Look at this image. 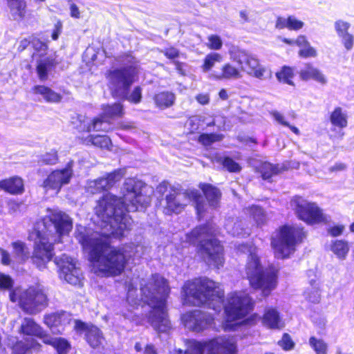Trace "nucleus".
Wrapping results in <instances>:
<instances>
[{
    "label": "nucleus",
    "instance_id": "nucleus-5",
    "mask_svg": "<svg viewBox=\"0 0 354 354\" xmlns=\"http://www.w3.org/2000/svg\"><path fill=\"white\" fill-rule=\"evenodd\" d=\"M184 304L205 305L220 310L223 303L224 292L221 286L207 278H198L185 283L181 291Z\"/></svg>",
    "mask_w": 354,
    "mask_h": 354
},
{
    "label": "nucleus",
    "instance_id": "nucleus-48",
    "mask_svg": "<svg viewBox=\"0 0 354 354\" xmlns=\"http://www.w3.org/2000/svg\"><path fill=\"white\" fill-rule=\"evenodd\" d=\"M223 136L221 134L217 133H203L198 138V141L205 146L210 145L213 142L220 141L223 139Z\"/></svg>",
    "mask_w": 354,
    "mask_h": 354
},
{
    "label": "nucleus",
    "instance_id": "nucleus-9",
    "mask_svg": "<svg viewBox=\"0 0 354 354\" xmlns=\"http://www.w3.org/2000/svg\"><path fill=\"white\" fill-rule=\"evenodd\" d=\"M9 297L12 302L17 303L25 313L30 315L38 314L48 305L47 296L39 285L28 288H16L10 291Z\"/></svg>",
    "mask_w": 354,
    "mask_h": 354
},
{
    "label": "nucleus",
    "instance_id": "nucleus-3",
    "mask_svg": "<svg viewBox=\"0 0 354 354\" xmlns=\"http://www.w3.org/2000/svg\"><path fill=\"white\" fill-rule=\"evenodd\" d=\"M46 212L28 236L35 243L32 261L39 270L45 268L52 259L53 243L61 242L62 236L68 234L73 227L72 219L65 212L58 209H47Z\"/></svg>",
    "mask_w": 354,
    "mask_h": 354
},
{
    "label": "nucleus",
    "instance_id": "nucleus-46",
    "mask_svg": "<svg viewBox=\"0 0 354 354\" xmlns=\"http://www.w3.org/2000/svg\"><path fill=\"white\" fill-rule=\"evenodd\" d=\"M309 344L316 354H327V344L321 339L311 337L309 339Z\"/></svg>",
    "mask_w": 354,
    "mask_h": 354
},
{
    "label": "nucleus",
    "instance_id": "nucleus-29",
    "mask_svg": "<svg viewBox=\"0 0 354 354\" xmlns=\"http://www.w3.org/2000/svg\"><path fill=\"white\" fill-rule=\"evenodd\" d=\"M82 143L86 145H93L101 149H110L111 147V140L106 136L100 135H88L82 138Z\"/></svg>",
    "mask_w": 354,
    "mask_h": 354
},
{
    "label": "nucleus",
    "instance_id": "nucleus-40",
    "mask_svg": "<svg viewBox=\"0 0 354 354\" xmlns=\"http://www.w3.org/2000/svg\"><path fill=\"white\" fill-rule=\"evenodd\" d=\"M330 250L337 256V257L344 259L346 258L349 251V247L346 241L336 240L332 243Z\"/></svg>",
    "mask_w": 354,
    "mask_h": 354
},
{
    "label": "nucleus",
    "instance_id": "nucleus-20",
    "mask_svg": "<svg viewBox=\"0 0 354 354\" xmlns=\"http://www.w3.org/2000/svg\"><path fill=\"white\" fill-rule=\"evenodd\" d=\"M229 55L230 59L236 63L242 71L246 73L254 68L259 61L256 56L235 46L229 50Z\"/></svg>",
    "mask_w": 354,
    "mask_h": 354
},
{
    "label": "nucleus",
    "instance_id": "nucleus-60",
    "mask_svg": "<svg viewBox=\"0 0 354 354\" xmlns=\"http://www.w3.org/2000/svg\"><path fill=\"white\" fill-rule=\"evenodd\" d=\"M278 344L284 350H290L294 346V343L292 341L291 337L286 333L283 334L282 339L279 341Z\"/></svg>",
    "mask_w": 354,
    "mask_h": 354
},
{
    "label": "nucleus",
    "instance_id": "nucleus-52",
    "mask_svg": "<svg viewBox=\"0 0 354 354\" xmlns=\"http://www.w3.org/2000/svg\"><path fill=\"white\" fill-rule=\"evenodd\" d=\"M223 167L230 172H239L241 171V166L230 158H225L223 161Z\"/></svg>",
    "mask_w": 354,
    "mask_h": 354
},
{
    "label": "nucleus",
    "instance_id": "nucleus-63",
    "mask_svg": "<svg viewBox=\"0 0 354 354\" xmlns=\"http://www.w3.org/2000/svg\"><path fill=\"white\" fill-rule=\"evenodd\" d=\"M270 115L279 124L287 127L289 126V122L286 120L285 116L277 111H272L270 112Z\"/></svg>",
    "mask_w": 354,
    "mask_h": 354
},
{
    "label": "nucleus",
    "instance_id": "nucleus-13",
    "mask_svg": "<svg viewBox=\"0 0 354 354\" xmlns=\"http://www.w3.org/2000/svg\"><path fill=\"white\" fill-rule=\"evenodd\" d=\"M254 302L245 292H234L227 297L225 313L227 322L241 319L253 308Z\"/></svg>",
    "mask_w": 354,
    "mask_h": 354
},
{
    "label": "nucleus",
    "instance_id": "nucleus-31",
    "mask_svg": "<svg viewBox=\"0 0 354 354\" xmlns=\"http://www.w3.org/2000/svg\"><path fill=\"white\" fill-rule=\"evenodd\" d=\"M43 342L53 346L57 350L58 354H66L71 347L69 343L65 339L52 337L47 335H44Z\"/></svg>",
    "mask_w": 354,
    "mask_h": 354
},
{
    "label": "nucleus",
    "instance_id": "nucleus-10",
    "mask_svg": "<svg viewBox=\"0 0 354 354\" xmlns=\"http://www.w3.org/2000/svg\"><path fill=\"white\" fill-rule=\"evenodd\" d=\"M305 237L303 229L299 226L285 225L272 239V246L276 257H288L295 250V246Z\"/></svg>",
    "mask_w": 354,
    "mask_h": 354
},
{
    "label": "nucleus",
    "instance_id": "nucleus-23",
    "mask_svg": "<svg viewBox=\"0 0 354 354\" xmlns=\"http://www.w3.org/2000/svg\"><path fill=\"white\" fill-rule=\"evenodd\" d=\"M262 324L272 329H279L283 327L284 324L279 312L275 308L269 307L265 309L262 317Z\"/></svg>",
    "mask_w": 354,
    "mask_h": 354
},
{
    "label": "nucleus",
    "instance_id": "nucleus-6",
    "mask_svg": "<svg viewBox=\"0 0 354 354\" xmlns=\"http://www.w3.org/2000/svg\"><path fill=\"white\" fill-rule=\"evenodd\" d=\"M216 233L215 227L210 223L196 227L185 235V241L190 244L198 243V252L209 265L218 268L224 262L223 247L212 236Z\"/></svg>",
    "mask_w": 354,
    "mask_h": 354
},
{
    "label": "nucleus",
    "instance_id": "nucleus-56",
    "mask_svg": "<svg viewBox=\"0 0 354 354\" xmlns=\"http://www.w3.org/2000/svg\"><path fill=\"white\" fill-rule=\"evenodd\" d=\"M13 286V280L7 274L0 272V289H10Z\"/></svg>",
    "mask_w": 354,
    "mask_h": 354
},
{
    "label": "nucleus",
    "instance_id": "nucleus-4",
    "mask_svg": "<svg viewBox=\"0 0 354 354\" xmlns=\"http://www.w3.org/2000/svg\"><path fill=\"white\" fill-rule=\"evenodd\" d=\"M142 301L151 310L148 321L159 333H167L171 328L170 322L166 312V299L169 294V287L165 279L159 274H153L141 283Z\"/></svg>",
    "mask_w": 354,
    "mask_h": 354
},
{
    "label": "nucleus",
    "instance_id": "nucleus-50",
    "mask_svg": "<svg viewBox=\"0 0 354 354\" xmlns=\"http://www.w3.org/2000/svg\"><path fill=\"white\" fill-rule=\"evenodd\" d=\"M207 342H193L190 344L187 352L185 353L186 354H204L205 349H207Z\"/></svg>",
    "mask_w": 354,
    "mask_h": 354
},
{
    "label": "nucleus",
    "instance_id": "nucleus-24",
    "mask_svg": "<svg viewBox=\"0 0 354 354\" xmlns=\"http://www.w3.org/2000/svg\"><path fill=\"white\" fill-rule=\"evenodd\" d=\"M299 76L304 81L313 80L322 85L327 83L325 75L319 69L310 64L306 65L300 71Z\"/></svg>",
    "mask_w": 354,
    "mask_h": 354
},
{
    "label": "nucleus",
    "instance_id": "nucleus-8",
    "mask_svg": "<svg viewBox=\"0 0 354 354\" xmlns=\"http://www.w3.org/2000/svg\"><path fill=\"white\" fill-rule=\"evenodd\" d=\"M157 192L160 194L167 193L164 207L165 213L167 214L180 213L192 201L195 203L199 216L202 217L205 211V205L202 202L203 198L198 190H184L171 186L167 182H162L157 187Z\"/></svg>",
    "mask_w": 354,
    "mask_h": 354
},
{
    "label": "nucleus",
    "instance_id": "nucleus-47",
    "mask_svg": "<svg viewBox=\"0 0 354 354\" xmlns=\"http://www.w3.org/2000/svg\"><path fill=\"white\" fill-rule=\"evenodd\" d=\"M260 172L264 180H269L273 175L278 173L279 169L277 166L269 162H263L260 166Z\"/></svg>",
    "mask_w": 354,
    "mask_h": 354
},
{
    "label": "nucleus",
    "instance_id": "nucleus-51",
    "mask_svg": "<svg viewBox=\"0 0 354 354\" xmlns=\"http://www.w3.org/2000/svg\"><path fill=\"white\" fill-rule=\"evenodd\" d=\"M32 347V344H28L23 342H19L15 344L12 348L13 354H28L30 349Z\"/></svg>",
    "mask_w": 354,
    "mask_h": 354
},
{
    "label": "nucleus",
    "instance_id": "nucleus-59",
    "mask_svg": "<svg viewBox=\"0 0 354 354\" xmlns=\"http://www.w3.org/2000/svg\"><path fill=\"white\" fill-rule=\"evenodd\" d=\"M299 55L303 57H315L317 56V51L313 47L310 46V44H308L299 50Z\"/></svg>",
    "mask_w": 354,
    "mask_h": 354
},
{
    "label": "nucleus",
    "instance_id": "nucleus-11",
    "mask_svg": "<svg viewBox=\"0 0 354 354\" xmlns=\"http://www.w3.org/2000/svg\"><path fill=\"white\" fill-rule=\"evenodd\" d=\"M290 205L299 219L308 224L326 223L330 220V216L324 214L317 204L309 203L302 197L295 196Z\"/></svg>",
    "mask_w": 354,
    "mask_h": 354
},
{
    "label": "nucleus",
    "instance_id": "nucleus-25",
    "mask_svg": "<svg viewBox=\"0 0 354 354\" xmlns=\"http://www.w3.org/2000/svg\"><path fill=\"white\" fill-rule=\"evenodd\" d=\"M224 227L227 232L233 236H244L250 234L248 228L243 227L242 220L238 218H229L226 219Z\"/></svg>",
    "mask_w": 354,
    "mask_h": 354
},
{
    "label": "nucleus",
    "instance_id": "nucleus-2",
    "mask_svg": "<svg viewBox=\"0 0 354 354\" xmlns=\"http://www.w3.org/2000/svg\"><path fill=\"white\" fill-rule=\"evenodd\" d=\"M75 237L88 254L92 271L99 276H115L124 269L132 257L133 248H116L111 245L110 237L81 225H77Z\"/></svg>",
    "mask_w": 354,
    "mask_h": 354
},
{
    "label": "nucleus",
    "instance_id": "nucleus-34",
    "mask_svg": "<svg viewBox=\"0 0 354 354\" xmlns=\"http://www.w3.org/2000/svg\"><path fill=\"white\" fill-rule=\"evenodd\" d=\"M122 176L121 171L115 170L107 174L105 176L97 178L102 191L111 188L117 182L121 180Z\"/></svg>",
    "mask_w": 354,
    "mask_h": 354
},
{
    "label": "nucleus",
    "instance_id": "nucleus-41",
    "mask_svg": "<svg viewBox=\"0 0 354 354\" xmlns=\"http://www.w3.org/2000/svg\"><path fill=\"white\" fill-rule=\"evenodd\" d=\"M246 213L252 217L257 225L263 224L266 221V215L263 210L257 205H252L246 208Z\"/></svg>",
    "mask_w": 354,
    "mask_h": 354
},
{
    "label": "nucleus",
    "instance_id": "nucleus-17",
    "mask_svg": "<svg viewBox=\"0 0 354 354\" xmlns=\"http://www.w3.org/2000/svg\"><path fill=\"white\" fill-rule=\"evenodd\" d=\"M182 322L189 330L200 332L211 326L213 318L201 310H194L183 315Z\"/></svg>",
    "mask_w": 354,
    "mask_h": 354
},
{
    "label": "nucleus",
    "instance_id": "nucleus-58",
    "mask_svg": "<svg viewBox=\"0 0 354 354\" xmlns=\"http://www.w3.org/2000/svg\"><path fill=\"white\" fill-rule=\"evenodd\" d=\"M41 162L46 165H55L57 162V155L55 151H50L44 155Z\"/></svg>",
    "mask_w": 354,
    "mask_h": 354
},
{
    "label": "nucleus",
    "instance_id": "nucleus-55",
    "mask_svg": "<svg viewBox=\"0 0 354 354\" xmlns=\"http://www.w3.org/2000/svg\"><path fill=\"white\" fill-rule=\"evenodd\" d=\"M341 39L342 44H343L345 49L348 51L351 50L354 46V35L351 33H348L345 35H342L339 37Z\"/></svg>",
    "mask_w": 354,
    "mask_h": 354
},
{
    "label": "nucleus",
    "instance_id": "nucleus-22",
    "mask_svg": "<svg viewBox=\"0 0 354 354\" xmlns=\"http://www.w3.org/2000/svg\"><path fill=\"white\" fill-rule=\"evenodd\" d=\"M212 77L216 80H235L242 77V70L231 63L224 64L220 71H214Z\"/></svg>",
    "mask_w": 354,
    "mask_h": 354
},
{
    "label": "nucleus",
    "instance_id": "nucleus-53",
    "mask_svg": "<svg viewBox=\"0 0 354 354\" xmlns=\"http://www.w3.org/2000/svg\"><path fill=\"white\" fill-rule=\"evenodd\" d=\"M207 46L212 50H219L221 48L223 42L221 37L216 35H211L208 37Z\"/></svg>",
    "mask_w": 354,
    "mask_h": 354
},
{
    "label": "nucleus",
    "instance_id": "nucleus-57",
    "mask_svg": "<svg viewBox=\"0 0 354 354\" xmlns=\"http://www.w3.org/2000/svg\"><path fill=\"white\" fill-rule=\"evenodd\" d=\"M288 28L289 30H298L303 28L304 24L303 21L298 20L294 16L288 17Z\"/></svg>",
    "mask_w": 354,
    "mask_h": 354
},
{
    "label": "nucleus",
    "instance_id": "nucleus-32",
    "mask_svg": "<svg viewBox=\"0 0 354 354\" xmlns=\"http://www.w3.org/2000/svg\"><path fill=\"white\" fill-rule=\"evenodd\" d=\"M7 5L10 15L15 20L24 18L26 7L25 0H7Z\"/></svg>",
    "mask_w": 354,
    "mask_h": 354
},
{
    "label": "nucleus",
    "instance_id": "nucleus-42",
    "mask_svg": "<svg viewBox=\"0 0 354 354\" xmlns=\"http://www.w3.org/2000/svg\"><path fill=\"white\" fill-rule=\"evenodd\" d=\"M124 93L116 97L126 100L134 104H138L142 100V88L140 86H136L131 93H129V89H126Z\"/></svg>",
    "mask_w": 354,
    "mask_h": 354
},
{
    "label": "nucleus",
    "instance_id": "nucleus-33",
    "mask_svg": "<svg viewBox=\"0 0 354 354\" xmlns=\"http://www.w3.org/2000/svg\"><path fill=\"white\" fill-rule=\"evenodd\" d=\"M20 329L21 333L27 335L44 337L42 328L32 318H24Z\"/></svg>",
    "mask_w": 354,
    "mask_h": 354
},
{
    "label": "nucleus",
    "instance_id": "nucleus-45",
    "mask_svg": "<svg viewBox=\"0 0 354 354\" xmlns=\"http://www.w3.org/2000/svg\"><path fill=\"white\" fill-rule=\"evenodd\" d=\"M292 69L288 66H283L280 71L276 73V77L279 82L293 85L292 78L293 77Z\"/></svg>",
    "mask_w": 354,
    "mask_h": 354
},
{
    "label": "nucleus",
    "instance_id": "nucleus-39",
    "mask_svg": "<svg viewBox=\"0 0 354 354\" xmlns=\"http://www.w3.org/2000/svg\"><path fill=\"white\" fill-rule=\"evenodd\" d=\"M223 57L217 53H211L207 54L203 60L201 68L204 73L210 71L216 63L221 62Z\"/></svg>",
    "mask_w": 354,
    "mask_h": 354
},
{
    "label": "nucleus",
    "instance_id": "nucleus-1",
    "mask_svg": "<svg viewBox=\"0 0 354 354\" xmlns=\"http://www.w3.org/2000/svg\"><path fill=\"white\" fill-rule=\"evenodd\" d=\"M145 188L142 181L129 178L122 187V201L111 194L103 196L95 208V214L102 222L101 227L110 231L113 236H122L132 225L127 212L142 210L150 204L151 197L146 194Z\"/></svg>",
    "mask_w": 354,
    "mask_h": 354
},
{
    "label": "nucleus",
    "instance_id": "nucleus-18",
    "mask_svg": "<svg viewBox=\"0 0 354 354\" xmlns=\"http://www.w3.org/2000/svg\"><path fill=\"white\" fill-rule=\"evenodd\" d=\"M74 329L80 335H84L87 343L93 348H100L104 342V338L100 329L91 324L76 320Z\"/></svg>",
    "mask_w": 354,
    "mask_h": 354
},
{
    "label": "nucleus",
    "instance_id": "nucleus-27",
    "mask_svg": "<svg viewBox=\"0 0 354 354\" xmlns=\"http://www.w3.org/2000/svg\"><path fill=\"white\" fill-rule=\"evenodd\" d=\"M0 188L12 194H21L24 192V183L21 178L12 177L1 180Z\"/></svg>",
    "mask_w": 354,
    "mask_h": 354
},
{
    "label": "nucleus",
    "instance_id": "nucleus-49",
    "mask_svg": "<svg viewBox=\"0 0 354 354\" xmlns=\"http://www.w3.org/2000/svg\"><path fill=\"white\" fill-rule=\"evenodd\" d=\"M350 28L351 24L342 19L337 20L334 23V28L339 37L350 33L348 32Z\"/></svg>",
    "mask_w": 354,
    "mask_h": 354
},
{
    "label": "nucleus",
    "instance_id": "nucleus-38",
    "mask_svg": "<svg viewBox=\"0 0 354 354\" xmlns=\"http://www.w3.org/2000/svg\"><path fill=\"white\" fill-rule=\"evenodd\" d=\"M246 73L261 80H265L270 78L272 76L271 71L267 67L261 64L260 61L258 62V64H256L254 68L250 71H247Z\"/></svg>",
    "mask_w": 354,
    "mask_h": 354
},
{
    "label": "nucleus",
    "instance_id": "nucleus-21",
    "mask_svg": "<svg viewBox=\"0 0 354 354\" xmlns=\"http://www.w3.org/2000/svg\"><path fill=\"white\" fill-rule=\"evenodd\" d=\"M44 323L54 334H62L64 327L70 323V315L66 313H53L44 317Z\"/></svg>",
    "mask_w": 354,
    "mask_h": 354
},
{
    "label": "nucleus",
    "instance_id": "nucleus-30",
    "mask_svg": "<svg viewBox=\"0 0 354 354\" xmlns=\"http://www.w3.org/2000/svg\"><path fill=\"white\" fill-rule=\"evenodd\" d=\"M200 188L203 190L209 206L213 208L217 207L221 196L219 189L209 184H201Z\"/></svg>",
    "mask_w": 354,
    "mask_h": 354
},
{
    "label": "nucleus",
    "instance_id": "nucleus-44",
    "mask_svg": "<svg viewBox=\"0 0 354 354\" xmlns=\"http://www.w3.org/2000/svg\"><path fill=\"white\" fill-rule=\"evenodd\" d=\"M315 283V281H311L310 286L306 288L304 294L306 300L316 304L320 301V294L318 287Z\"/></svg>",
    "mask_w": 354,
    "mask_h": 354
},
{
    "label": "nucleus",
    "instance_id": "nucleus-61",
    "mask_svg": "<svg viewBox=\"0 0 354 354\" xmlns=\"http://www.w3.org/2000/svg\"><path fill=\"white\" fill-rule=\"evenodd\" d=\"M201 122L200 116H192L191 117L187 122V125L189 127L190 132L194 133L199 129V125Z\"/></svg>",
    "mask_w": 354,
    "mask_h": 354
},
{
    "label": "nucleus",
    "instance_id": "nucleus-54",
    "mask_svg": "<svg viewBox=\"0 0 354 354\" xmlns=\"http://www.w3.org/2000/svg\"><path fill=\"white\" fill-rule=\"evenodd\" d=\"M118 62H120L122 64L124 65V66H133L137 67V62L136 59L130 54H124L123 55L120 56L118 58Z\"/></svg>",
    "mask_w": 354,
    "mask_h": 354
},
{
    "label": "nucleus",
    "instance_id": "nucleus-43",
    "mask_svg": "<svg viewBox=\"0 0 354 354\" xmlns=\"http://www.w3.org/2000/svg\"><path fill=\"white\" fill-rule=\"evenodd\" d=\"M31 44L32 46V48L35 50V52L33 53V57L35 59H38L42 57H47V45L46 44L41 41L39 39L36 38H32L31 39Z\"/></svg>",
    "mask_w": 354,
    "mask_h": 354
},
{
    "label": "nucleus",
    "instance_id": "nucleus-36",
    "mask_svg": "<svg viewBox=\"0 0 354 354\" xmlns=\"http://www.w3.org/2000/svg\"><path fill=\"white\" fill-rule=\"evenodd\" d=\"M13 254L15 259L19 262H25L30 257V250L24 242L17 241L12 243Z\"/></svg>",
    "mask_w": 354,
    "mask_h": 354
},
{
    "label": "nucleus",
    "instance_id": "nucleus-62",
    "mask_svg": "<svg viewBox=\"0 0 354 354\" xmlns=\"http://www.w3.org/2000/svg\"><path fill=\"white\" fill-rule=\"evenodd\" d=\"M86 190L91 194H96L102 191L98 180H89L86 185Z\"/></svg>",
    "mask_w": 354,
    "mask_h": 354
},
{
    "label": "nucleus",
    "instance_id": "nucleus-16",
    "mask_svg": "<svg viewBox=\"0 0 354 354\" xmlns=\"http://www.w3.org/2000/svg\"><path fill=\"white\" fill-rule=\"evenodd\" d=\"M73 176V169L70 164L62 169L52 171L43 182L46 192L53 191L57 194L62 187L68 184Z\"/></svg>",
    "mask_w": 354,
    "mask_h": 354
},
{
    "label": "nucleus",
    "instance_id": "nucleus-15",
    "mask_svg": "<svg viewBox=\"0 0 354 354\" xmlns=\"http://www.w3.org/2000/svg\"><path fill=\"white\" fill-rule=\"evenodd\" d=\"M55 262L59 268L61 279L73 286L82 285V273L74 259L66 254H62L60 257H56Z\"/></svg>",
    "mask_w": 354,
    "mask_h": 354
},
{
    "label": "nucleus",
    "instance_id": "nucleus-14",
    "mask_svg": "<svg viewBox=\"0 0 354 354\" xmlns=\"http://www.w3.org/2000/svg\"><path fill=\"white\" fill-rule=\"evenodd\" d=\"M137 73L138 70L133 66H124L108 71L106 78L113 96L116 97L124 93L126 89H129L135 81Z\"/></svg>",
    "mask_w": 354,
    "mask_h": 354
},
{
    "label": "nucleus",
    "instance_id": "nucleus-7",
    "mask_svg": "<svg viewBox=\"0 0 354 354\" xmlns=\"http://www.w3.org/2000/svg\"><path fill=\"white\" fill-rule=\"evenodd\" d=\"M238 250L249 253L245 273L250 286L254 289L261 290L262 295L268 297L277 286L276 272L274 270H263L255 247L243 244L239 245Z\"/></svg>",
    "mask_w": 354,
    "mask_h": 354
},
{
    "label": "nucleus",
    "instance_id": "nucleus-37",
    "mask_svg": "<svg viewBox=\"0 0 354 354\" xmlns=\"http://www.w3.org/2000/svg\"><path fill=\"white\" fill-rule=\"evenodd\" d=\"M348 116L345 112L343 111L341 107H336L330 113V121L331 124L340 129L347 127Z\"/></svg>",
    "mask_w": 354,
    "mask_h": 354
},
{
    "label": "nucleus",
    "instance_id": "nucleus-28",
    "mask_svg": "<svg viewBox=\"0 0 354 354\" xmlns=\"http://www.w3.org/2000/svg\"><path fill=\"white\" fill-rule=\"evenodd\" d=\"M32 90L34 94L41 95L46 102L58 103L62 98L60 94L45 86H35Z\"/></svg>",
    "mask_w": 354,
    "mask_h": 354
},
{
    "label": "nucleus",
    "instance_id": "nucleus-26",
    "mask_svg": "<svg viewBox=\"0 0 354 354\" xmlns=\"http://www.w3.org/2000/svg\"><path fill=\"white\" fill-rule=\"evenodd\" d=\"M55 66L52 56L42 57L37 59V73L39 79L44 82L48 79V72Z\"/></svg>",
    "mask_w": 354,
    "mask_h": 354
},
{
    "label": "nucleus",
    "instance_id": "nucleus-12",
    "mask_svg": "<svg viewBox=\"0 0 354 354\" xmlns=\"http://www.w3.org/2000/svg\"><path fill=\"white\" fill-rule=\"evenodd\" d=\"M102 115L100 118L94 119L91 123L85 120L84 116H79L78 119L81 122L78 129L80 131H102L110 130L109 120L121 117L123 112V106L120 103H115L112 105H103Z\"/></svg>",
    "mask_w": 354,
    "mask_h": 354
},
{
    "label": "nucleus",
    "instance_id": "nucleus-64",
    "mask_svg": "<svg viewBox=\"0 0 354 354\" xmlns=\"http://www.w3.org/2000/svg\"><path fill=\"white\" fill-rule=\"evenodd\" d=\"M136 290L132 287H129L128 288V292H127V300L128 303L132 306H135L139 304L140 300L137 299L134 297Z\"/></svg>",
    "mask_w": 354,
    "mask_h": 354
},
{
    "label": "nucleus",
    "instance_id": "nucleus-35",
    "mask_svg": "<svg viewBox=\"0 0 354 354\" xmlns=\"http://www.w3.org/2000/svg\"><path fill=\"white\" fill-rule=\"evenodd\" d=\"M175 100L174 93L169 91L160 92L154 97L156 106L162 109L171 106L174 104Z\"/></svg>",
    "mask_w": 354,
    "mask_h": 354
},
{
    "label": "nucleus",
    "instance_id": "nucleus-19",
    "mask_svg": "<svg viewBox=\"0 0 354 354\" xmlns=\"http://www.w3.org/2000/svg\"><path fill=\"white\" fill-rule=\"evenodd\" d=\"M207 354H237L236 341L233 337H218L207 341Z\"/></svg>",
    "mask_w": 354,
    "mask_h": 354
}]
</instances>
